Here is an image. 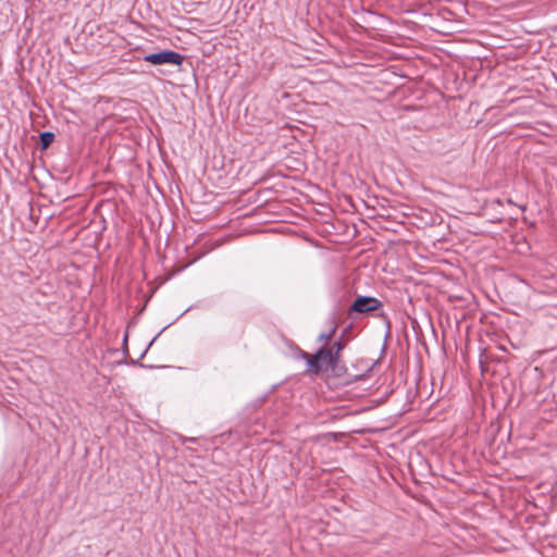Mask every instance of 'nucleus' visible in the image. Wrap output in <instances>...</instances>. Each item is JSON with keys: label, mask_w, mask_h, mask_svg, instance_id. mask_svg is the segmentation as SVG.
<instances>
[{"label": "nucleus", "mask_w": 557, "mask_h": 557, "mask_svg": "<svg viewBox=\"0 0 557 557\" xmlns=\"http://www.w3.org/2000/svg\"><path fill=\"white\" fill-rule=\"evenodd\" d=\"M300 356L306 360L308 366L307 372L310 375H317L324 369H330L334 372L337 368V363L333 362L331 350L326 347L319 348L312 356L305 351H300Z\"/></svg>", "instance_id": "obj_1"}, {"label": "nucleus", "mask_w": 557, "mask_h": 557, "mask_svg": "<svg viewBox=\"0 0 557 557\" xmlns=\"http://www.w3.org/2000/svg\"><path fill=\"white\" fill-rule=\"evenodd\" d=\"M143 60L153 65L173 64L182 65L184 55L174 50H161L146 54Z\"/></svg>", "instance_id": "obj_2"}, {"label": "nucleus", "mask_w": 557, "mask_h": 557, "mask_svg": "<svg viewBox=\"0 0 557 557\" xmlns=\"http://www.w3.org/2000/svg\"><path fill=\"white\" fill-rule=\"evenodd\" d=\"M382 307L381 300L371 296H358L350 306V312L368 313Z\"/></svg>", "instance_id": "obj_3"}, {"label": "nucleus", "mask_w": 557, "mask_h": 557, "mask_svg": "<svg viewBox=\"0 0 557 557\" xmlns=\"http://www.w3.org/2000/svg\"><path fill=\"white\" fill-rule=\"evenodd\" d=\"M331 355L333 357V362H336L338 364L339 362V354L344 349V344L339 341H336L331 348Z\"/></svg>", "instance_id": "obj_4"}, {"label": "nucleus", "mask_w": 557, "mask_h": 557, "mask_svg": "<svg viewBox=\"0 0 557 557\" xmlns=\"http://www.w3.org/2000/svg\"><path fill=\"white\" fill-rule=\"evenodd\" d=\"M40 145L42 149L48 148L54 139V134L51 132H42L39 135Z\"/></svg>", "instance_id": "obj_5"}, {"label": "nucleus", "mask_w": 557, "mask_h": 557, "mask_svg": "<svg viewBox=\"0 0 557 557\" xmlns=\"http://www.w3.org/2000/svg\"><path fill=\"white\" fill-rule=\"evenodd\" d=\"M480 368L482 376H484L485 371L487 370V355L486 348L481 349L480 359H479Z\"/></svg>", "instance_id": "obj_6"}, {"label": "nucleus", "mask_w": 557, "mask_h": 557, "mask_svg": "<svg viewBox=\"0 0 557 557\" xmlns=\"http://www.w3.org/2000/svg\"><path fill=\"white\" fill-rule=\"evenodd\" d=\"M336 332V326L334 325L333 327L330 329L329 332H325V333H321L319 335V341H329Z\"/></svg>", "instance_id": "obj_7"}, {"label": "nucleus", "mask_w": 557, "mask_h": 557, "mask_svg": "<svg viewBox=\"0 0 557 557\" xmlns=\"http://www.w3.org/2000/svg\"><path fill=\"white\" fill-rule=\"evenodd\" d=\"M500 207L503 206V201L500 199H495L492 202H490V207Z\"/></svg>", "instance_id": "obj_8"}, {"label": "nucleus", "mask_w": 557, "mask_h": 557, "mask_svg": "<svg viewBox=\"0 0 557 557\" xmlns=\"http://www.w3.org/2000/svg\"><path fill=\"white\" fill-rule=\"evenodd\" d=\"M506 203L509 207H513L515 206V203L510 199H506Z\"/></svg>", "instance_id": "obj_9"}, {"label": "nucleus", "mask_w": 557, "mask_h": 557, "mask_svg": "<svg viewBox=\"0 0 557 557\" xmlns=\"http://www.w3.org/2000/svg\"><path fill=\"white\" fill-rule=\"evenodd\" d=\"M157 336L152 338L151 342H149L148 346H147V349L153 344V342L156 341Z\"/></svg>", "instance_id": "obj_10"}]
</instances>
